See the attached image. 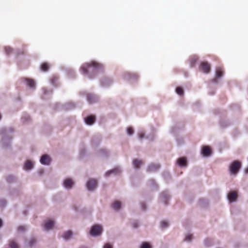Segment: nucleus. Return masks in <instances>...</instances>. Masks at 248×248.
<instances>
[{"mask_svg":"<svg viewBox=\"0 0 248 248\" xmlns=\"http://www.w3.org/2000/svg\"><path fill=\"white\" fill-rule=\"evenodd\" d=\"M101 67V66L99 63L95 62H92L83 64L80 68V70L83 74L88 75L90 70L92 69V71L93 72H96Z\"/></svg>","mask_w":248,"mask_h":248,"instance_id":"f257e3e1","label":"nucleus"},{"mask_svg":"<svg viewBox=\"0 0 248 248\" xmlns=\"http://www.w3.org/2000/svg\"><path fill=\"white\" fill-rule=\"evenodd\" d=\"M241 167L240 162L235 160L233 161L230 166V171L231 173L236 175Z\"/></svg>","mask_w":248,"mask_h":248,"instance_id":"f03ea898","label":"nucleus"},{"mask_svg":"<svg viewBox=\"0 0 248 248\" xmlns=\"http://www.w3.org/2000/svg\"><path fill=\"white\" fill-rule=\"evenodd\" d=\"M102 232V227L99 225H93L92 228L90 231V234L92 236H97L101 234Z\"/></svg>","mask_w":248,"mask_h":248,"instance_id":"7ed1b4c3","label":"nucleus"},{"mask_svg":"<svg viewBox=\"0 0 248 248\" xmlns=\"http://www.w3.org/2000/svg\"><path fill=\"white\" fill-rule=\"evenodd\" d=\"M210 65L207 62H202L200 65V69L203 73L208 74L210 71Z\"/></svg>","mask_w":248,"mask_h":248,"instance_id":"20e7f679","label":"nucleus"},{"mask_svg":"<svg viewBox=\"0 0 248 248\" xmlns=\"http://www.w3.org/2000/svg\"><path fill=\"white\" fill-rule=\"evenodd\" d=\"M96 186L97 181L94 179H91L87 183V187L89 190L94 189Z\"/></svg>","mask_w":248,"mask_h":248,"instance_id":"39448f33","label":"nucleus"},{"mask_svg":"<svg viewBox=\"0 0 248 248\" xmlns=\"http://www.w3.org/2000/svg\"><path fill=\"white\" fill-rule=\"evenodd\" d=\"M202 154L204 156H209L211 154V149L208 146H203L202 148Z\"/></svg>","mask_w":248,"mask_h":248,"instance_id":"423d86ee","label":"nucleus"},{"mask_svg":"<svg viewBox=\"0 0 248 248\" xmlns=\"http://www.w3.org/2000/svg\"><path fill=\"white\" fill-rule=\"evenodd\" d=\"M51 161V158L47 155H44L40 159V162L43 165H49Z\"/></svg>","mask_w":248,"mask_h":248,"instance_id":"0eeeda50","label":"nucleus"},{"mask_svg":"<svg viewBox=\"0 0 248 248\" xmlns=\"http://www.w3.org/2000/svg\"><path fill=\"white\" fill-rule=\"evenodd\" d=\"M237 197V193L235 191H231L228 194V199L230 202H233L235 201Z\"/></svg>","mask_w":248,"mask_h":248,"instance_id":"6e6552de","label":"nucleus"},{"mask_svg":"<svg viewBox=\"0 0 248 248\" xmlns=\"http://www.w3.org/2000/svg\"><path fill=\"white\" fill-rule=\"evenodd\" d=\"M74 184V182L70 178H66L63 182L64 186L67 189L71 188Z\"/></svg>","mask_w":248,"mask_h":248,"instance_id":"1a4fd4ad","label":"nucleus"},{"mask_svg":"<svg viewBox=\"0 0 248 248\" xmlns=\"http://www.w3.org/2000/svg\"><path fill=\"white\" fill-rule=\"evenodd\" d=\"M95 121V117L94 115H90L85 118V122L88 125H92Z\"/></svg>","mask_w":248,"mask_h":248,"instance_id":"9d476101","label":"nucleus"},{"mask_svg":"<svg viewBox=\"0 0 248 248\" xmlns=\"http://www.w3.org/2000/svg\"><path fill=\"white\" fill-rule=\"evenodd\" d=\"M54 224V221L52 220L49 219L47 220L44 225L45 229L46 231H48L52 229L53 227Z\"/></svg>","mask_w":248,"mask_h":248,"instance_id":"9b49d317","label":"nucleus"},{"mask_svg":"<svg viewBox=\"0 0 248 248\" xmlns=\"http://www.w3.org/2000/svg\"><path fill=\"white\" fill-rule=\"evenodd\" d=\"M160 168V165L159 164H151L148 168L147 171L148 172H153L155 171L158 170Z\"/></svg>","mask_w":248,"mask_h":248,"instance_id":"f8f14e48","label":"nucleus"},{"mask_svg":"<svg viewBox=\"0 0 248 248\" xmlns=\"http://www.w3.org/2000/svg\"><path fill=\"white\" fill-rule=\"evenodd\" d=\"M177 163L181 167L186 166L187 165L186 158L182 157L178 158L177 160Z\"/></svg>","mask_w":248,"mask_h":248,"instance_id":"ddd939ff","label":"nucleus"},{"mask_svg":"<svg viewBox=\"0 0 248 248\" xmlns=\"http://www.w3.org/2000/svg\"><path fill=\"white\" fill-rule=\"evenodd\" d=\"M133 164L135 169H138L140 166L143 164V162L142 160L135 159L133 160Z\"/></svg>","mask_w":248,"mask_h":248,"instance_id":"4468645a","label":"nucleus"},{"mask_svg":"<svg viewBox=\"0 0 248 248\" xmlns=\"http://www.w3.org/2000/svg\"><path fill=\"white\" fill-rule=\"evenodd\" d=\"M223 75V71L221 67H218L216 69V77L217 78H221Z\"/></svg>","mask_w":248,"mask_h":248,"instance_id":"2eb2a0df","label":"nucleus"},{"mask_svg":"<svg viewBox=\"0 0 248 248\" xmlns=\"http://www.w3.org/2000/svg\"><path fill=\"white\" fill-rule=\"evenodd\" d=\"M27 84L30 88H34L35 86V83L34 80L30 78H26Z\"/></svg>","mask_w":248,"mask_h":248,"instance_id":"dca6fc26","label":"nucleus"},{"mask_svg":"<svg viewBox=\"0 0 248 248\" xmlns=\"http://www.w3.org/2000/svg\"><path fill=\"white\" fill-rule=\"evenodd\" d=\"M33 165L31 162L29 160H28L25 163L24 168L26 170H31L33 168Z\"/></svg>","mask_w":248,"mask_h":248,"instance_id":"f3484780","label":"nucleus"},{"mask_svg":"<svg viewBox=\"0 0 248 248\" xmlns=\"http://www.w3.org/2000/svg\"><path fill=\"white\" fill-rule=\"evenodd\" d=\"M72 232L71 231H68L63 233L62 237L65 240H68L71 237Z\"/></svg>","mask_w":248,"mask_h":248,"instance_id":"a211bd4d","label":"nucleus"},{"mask_svg":"<svg viewBox=\"0 0 248 248\" xmlns=\"http://www.w3.org/2000/svg\"><path fill=\"white\" fill-rule=\"evenodd\" d=\"M121 207V202L119 201H115L112 204V207L115 210H118L120 209Z\"/></svg>","mask_w":248,"mask_h":248,"instance_id":"6ab92c4d","label":"nucleus"},{"mask_svg":"<svg viewBox=\"0 0 248 248\" xmlns=\"http://www.w3.org/2000/svg\"><path fill=\"white\" fill-rule=\"evenodd\" d=\"M49 67V64L47 62H44L41 65V70L43 72L47 71Z\"/></svg>","mask_w":248,"mask_h":248,"instance_id":"aec40b11","label":"nucleus"},{"mask_svg":"<svg viewBox=\"0 0 248 248\" xmlns=\"http://www.w3.org/2000/svg\"><path fill=\"white\" fill-rule=\"evenodd\" d=\"M9 247L11 248H19V247L18 244L14 240H11L9 241Z\"/></svg>","mask_w":248,"mask_h":248,"instance_id":"412c9836","label":"nucleus"},{"mask_svg":"<svg viewBox=\"0 0 248 248\" xmlns=\"http://www.w3.org/2000/svg\"><path fill=\"white\" fill-rule=\"evenodd\" d=\"M120 172V170L118 168H116V169H113L108 172H107L106 173V175L107 176L109 175L110 173H115V174H117V173H119Z\"/></svg>","mask_w":248,"mask_h":248,"instance_id":"4be33fe9","label":"nucleus"},{"mask_svg":"<svg viewBox=\"0 0 248 248\" xmlns=\"http://www.w3.org/2000/svg\"><path fill=\"white\" fill-rule=\"evenodd\" d=\"M87 98L88 101L91 103L93 102L95 100L94 96L92 94H88Z\"/></svg>","mask_w":248,"mask_h":248,"instance_id":"5701e85b","label":"nucleus"},{"mask_svg":"<svg viewBox=\"0 0 248 248\" xmlns=\"http://www.w3.org/2000/svg\"><path fill=\"white\" fill-rule=\"evenodd\" d=\"M176 92L178 94L180 95H183L184 94L183 89L180 87H177L176 89Z\"/></svg>","mask_w":248,"mask_h":248,"instance_id":"b1692460","label":"nucleus"},{"mask_svg":"<svg viewBox=\"0 0 248 248\" xmlns=\"http://www.w3.org/2000/svg\"><path fill=\"white\" fill-rule=\"evenodd\" d=\"M13 51V48L10 46H6L5 47V51L7 55H9L12 53Z\"/></svg>","mask_w":248,"mask_h":248,"instance_id":"393cba45","label":"nucleus"},{"mask_svg":"<svg viewBox=\"0 0 248 248\" xmlns=\"http://www.w3.org/2000/svg\"><path fill=\"white\" fill-rule=\"evenodd\" d=\"M140 248H152V247L148 243L144 242L142 244Z\"/></svg>","mask_w":248,"mask_h":248,"instance_id":"a878e982","label":"nucleus"},{"mask_svg":"<svg viewBox=\"0 0 248 248\" xmlns=\"http://www.w3.org/2000/svg\"><path fill=\"white\" fill-rule=\"evenodd\" d=\"M35 242L36 240L34 238H31L28 243V246L29 247H31Z\"/></svg>","mask_w":248,"mask_h":248,"instance_id":"bb28decb","label":"nucleus"},{"mask_svg":"<svg viewBox=\"0 0 248 248\" xmlns=\"http://www.w3.org/2000/svg\"><path fill=\"white\" fill-rule=\"evenodd\" d=\"M127 133L129 135H132L133 134V133H134L133 129L132 127H128L127 128Z\"/></svg>","mask_w":248,"mask_h":248,"instance_id":"cd10ccee","label":"nucleus"},{"mask_svg":"<svg viewBox=\"0 0 248 248\" xmlns=\"http://www.w3.org/2000/svg\"><path fill=\"white\" fill-rule=\"evenodd\" d=\"M161 227L162 228H166L168 226V223L165 221H163L160 223Z\"/></svg>","mask_w":248,"mask_h":248,"instance_id":"c85d7f7f","label":"nucleus"},{"mask_svg":"<svg viewBox=\"0 0 248 248\" xmlns=\"http://www.w3.org/2000/svg\"><path fill=\"white\" fill-rule=\"evenodd\" d=\"M57 80H58V78L55 77H52L51 79V83L54 85L56 84Z\"/></svg>","mask_w":248,"mask_h":248,"instance_id":"c756f323","label":"nucleus"},{"mask_svg":"<svg viewBox=\"0 0 248 248\" xmlns=\"http://www.w3.org/2000/svg\"><path fill=\"white\" fill-rule=\"evenodd\" d=\"M103 248H113L112 245L109 243H107L104 245Z\"/></svg>","mask_w":248,"mask_h":248,"instance_id":"7c9ffc66","label":"nucleus"},{"mask_svg":"<svg viewBox=\"0 0 248 248\" xmlns=\"http://www.w3.org/2000/svg\"><path fill=\"white\" fill-rule=\"evenodd\" d=\"M25 230V228L24 226H21L18 228V231L19 232H23Z\"/></svg>","mask_w":248,"mask_h":248,"instance_id":"2f4dec72","label":"nucleus"},{"mask_svg":"<svg viewBox=\"0 0 248 248\" xmlns=\"http://www.w3.org/2000/svg\"><path fill=\"white\" fill-rule=\"evenodd\" d=\"M192 235H188L186 236V237L185 238V240L187 241H190L192 239Z\"/></svg>","mask_w":248,"mask_h":248,"instance_id":"473e14b6","label":"nucleus"},{"mask_svg":"<svg viewBox=\"0 0 248 248\" xmlns=\"http://www.w3.org/2000/svg\"><path fill=\"white\" fill-rule=\"evenodd\" d=\"M138 137L140 139H142L144 137V134L142 132L138 134Z\"/></svg>","mask_w":248,"mask_h":248,"instance_id":"72a5a7b5","label":"nucleus"},{"mask_svg":"<svg viewBox=\"0 0 248 248\" xmlns=\"http://www.w3.org/2000/svg\"><path fill=\"white\" fill-rule=\"evenodd\" d=\"M13 179V177L12 176H8V177L7 178V180L10 182H12V180Z\"/></svg>","mask_w":248,"mask_h":248,"instance_id":"f704fd0d","label":"nucleus"},{"mask_svg":"<svg viewBox=\"0 0 248 248\" xmlns=\"http://www.w3.org/2000/svg\"><path fill=\"white\" fill-rule=\"evenodd\" d=\"M142 208L144 210L145 209L146 207H145V205L143 203L142 204Z\"/></svg>","mask_w":248,"mask_h":248,"instance_id":"c9c22d12","label":"nucleus"},{"mask_svg":"<svg viewBox=\"0 0 248 248\" xmlns=\"http://www.w3.org/2000/svg\"><path fill=\"white\" fill-rule=\"evenodd\" d=\"M2 222L1 219L0 218V228L2 226Z\"/></svg>","mask_w":248,"mask_h":248,"instance_id":"e433bc0d","label":"nucleus"},{"mask_svg":"<svg viewBox=\"0 0 248 248\" xmlns=\"http://www.w3.org/2000/svg\"><path fill=\"white\" fill-rule=\"evenodd\" d=\"M134 227L135 228H136V227H138V225H137V224H134Z\"/></svg>","mask_w":248,"mask_h":248,"instance_id":"4c0bfd02","label":"nucleus"},{"mask_svg":"<svg viewBox=\"0 0 248 248\" xmlns=\"http://www.w3.org/2000/svg\"><path fill=\"white\" fill-rule=\"evenodd\" d=\"M245 171L246 173H248V168H247L246 170H245Z\"/></svg>","mask_w":248,"mask_h":248,"instance_id":"58836bf2","label":"nucleus"},{"mask_svg":"<svg viewBox=\"0 0 248 248\" xmlns=\"http://www.w3.org/2000/svg\"><path fill=\"white\" fill-rule=\"evenodd\" d=\"M89 77L90 78H92L91 76H89Z\"/></svg>","mask_w":248,"mask_h":248,"instance_id":"ea45409f","label":"nucleus"}]
</instances>
